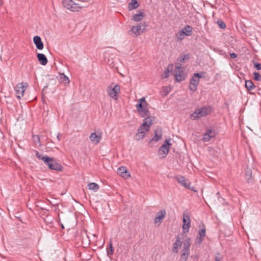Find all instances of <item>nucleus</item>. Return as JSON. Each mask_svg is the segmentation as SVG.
I'll use <instances>...</instances> for the list:
<instances>
[{
	"instance_id": "obj_30",
	"label": "nucleus",
	"mask_w": 261,
	"mask_h": 261,
	"mask_svg": "<svg viewBox=\"0 0 261 261\" xmlns=\"http://www.w3.org/2000/svg\"><path fill=\"white\" fill-rule=\"evenodd\" d=\"M245 87L248 90H252L254 88L255 86L251 81L248 80L245 82Z\"/></svg>"
},
{
	"instance_id": "obj_18",
	"label": "nucleus",
	"mask_w": 261,
	"mask_h": 261,
	"mask_svg": "<svg viewBox=\"0 0 261 261\" xmlns=\"http://www.w3.org/2000/svg\"><path fill=\"white\" fill-rule=\"evenodd\" d=\"M37 58L39 62L42 65L45 66L47 64L48 62L47 59L44 54L38 53L37 54Z\"/></svg>"
},
{
	"instance_id": "obj_31",
	"label": "nucleus",
	"mask_w": 261,
	"mask_h": 261,
	"mask_svg": "<svg viewBox=\"0 0 261 261\" xmlns=\"http://www.w3.org/2000/svg\"><path fill=\"white\" fill-rule=\"evenodd\" d=\"M60 80L61 82L64 83L65 84H69L70 82L68 77L64 74H60Z\"/></svg>"
},
{
	"instance_id": "obj_34",
	"label": "nucleus",
	"mask_w": 261,
	"mask_h": 261,
	"mask_svg": "<svg viewBox=\"0 0 261 261\" xmlns=\"http://www.w3.org/2000/svg\"><path fill=\"white\" fill-rule=\"evenodd\" d=\"M245 177L247 180V182H249L251 178V171L250 170H247L246 172Z\"/></svg>"
},
{
	"instance_id": "obj_32",
	"label": "nucleus",
	"mask_w": 261,
	"mask_h": 261,
	"mask_svg": "<svg viewBox=\"0 0 261 261\" xmlns=\"http://www.w3.org/2000/svg\"><path fill=\"white\" fill-rule=\"evenodd\" d=\"M186 36L184 34L182 31L180 30L176 34V37L177 41H181L185 38Z\"/></svg>"
},
{
	"instance_id": "obj_29",
	"label": "nucleus",
	"mask_w": 261,
	"mask_h": 261,
	"mask_svg": "<svg viewBox=\"0 0 261 261\" xmlns=\"http://www.w3.org/2000/svg\"><path fill=\"white\" fill-rule=\"evenodd\" d=\"M146 134V133H144V132L137 131V133L135 135V139L137 141L142 140L145 137Z\"/></svg>"
},
{
	"instance_id": "obj_22",
	"label": "nucleus",
	"mask_w": 261,
	"mask_h": 261,
	"mask_svg": "<svg viewBox=\"0 0 261 261\" xmlns=\"http://www.w3.org/2000/svg\"><path fill=\"white\" fill-rule=\"evenodd\" d=\"M180 30L186 36H190L192 34L193 28L189 25H186Z\"/></svg>"
},
{
	"instance_id": "obj_46",
	"label": "nucleus",
	"mask_w": 261,
	"mask_h": 261,
	"mask_svg": "<svg viewBox=\"0 0 261 261\" xmlns=\"http://www.w3.org/2000/svg\"><path fill=\"white\" fill-rule=\"evenodd\" d=\"M62 227L63 228H64V227L63 226V225H62Z\"/></svg>"
},
{
	"instance_id": "obj_7",
	"label": "nucleus",
	"mask_w": 261,
	"mask_h": 261,
	"mask_svg": "<svg viewBox=\"0 0 261 261\" xmlns=\"http://www.w3.org/2000/svg\"><path fill=\"white\" fill-rule=\"evenodd\" d=\"M171 139H166L164 144L161 146L158 150V154L161 158H165L169 153V148L171 145L170 143Z\"/></svg>"
},
{
	"instance_id": "obj_2",
	"label": "nucleus",
	"mask_w": 261,
	"mask_h": 261,
	"mask_svg": "<svg viewBox=\"0 0 261 261\" xmlns=\"http://www.w3.org/2000/svg\"><path fill=\"white\" fill-rule=\"evenodd\" d=\"M210 112V107H203L195 110L194 112L191 115V118L193 120H197L207 115Z\"/></svg>"
},
{
	"instance_id": "obj_9",
	"label": "nucleus",
	"mask_w": 261,
	"mask_h": 261,
	"mask_svg": "<svg viewBox=\"0 0 261 261\" xmlns=\"http://www.w3.org/2000/svg\"><path fill=\"white\" fill-rule=\"evenodd\" d=\"M28 87V84L27 83H20L17 84L15 87V91L16 96L18 99L23 96L24 92Z\"/></svg>"
},
{
	"instance_id": "obj_19",
	"label": "nucleus",
	"mask_w": 261,
	"mask_h": 261,
	"mask_svg": "<svg viewBox=\"0 0 261 261\" xmlns=\"http://www.w3.org/2000/svg\"><path fill=\"white\" fill-rule=\"evenodd\" d=\"M215 133L211 129H208L203 134V141L204 142H207L210 141L211 138L214 137Z\"/></svg>"
},
{
	"instance_id": "obj_5",
	"label": "nucleus",
	"mask_w": 261,
	"mask_h": 261,
	"mask_svg": "<svg viewBox=\"0 0 261 261\" xmlns=\"http://www.w3.org/2000/svg\"><path fill=\"white\" fill-rule=\"evenodd\" d=\"M191 246V241L190 238L187 239L184 243V247L182 249L180 261H187L190 254V248Z\"/></svg>"
},
{
	"instance_id": "obj_23",
	"label": "nucleus",
	"mask_w": 261,
	"mask_h": 261,
	"mask_svg": "<svg viewBox=\"0 0 261 261\" xmlns=\"http://www.w3.org/2000/svg\"><path fill=\"white\" fill-rule=\"evenodd\" d=\"M206 233L205 228L200 229L198 232V237H197L198 243L200 244L203 241Z\"/></svg>"
},
{
	"instance_id": "obj_4",
	"label": "nucleus",
	"mask_w": 261,
	"mask_h": 261,
	"mask_svg": "<svg viewBox=\"0 0 261 261\" xmlns=\"http://www.w3.org/2000/svg\"><path fill=\"white\" fill-rule=\"evenodd\" d=\"M43 161L51 170L61 171L62 166L58 164L53 158L50 157H45L43 158Z\"/></svg>"
},
{
	"instance_id": "obj_8",
	"label": "nucleus",
	"mask_w": 261,
	"mask_h": 261,
	"mask_svg": "<svg viewBox=\"0 0 261 261\" xmlns=\"http://www.w3.org/2000/svg\"><path fill=\"white\" fill-rule=\"evenodd\" d=\"M153 118L152 117H147L143 120V123L138 129L137 131L144 132V133L148 132L150 129V126L153 124Z\"/></svg>"
},
{
	"instance_id": "obj_27",
	"label": "nucleus",
	"mask_w": 261,
	"mask_h": 261,
	"mask_svg": "<svg viewBox=\"0 0 261 261\" xmlns=\"http://www.w3.org/2000/svg\"><path fill=\"white\" fill-rule=\"evenodd\" d=\"M143 18V13L141 11L138 14H135L133 16V20L136 22H138L141 20Z\"/></svg>"
},
{
	"instance_id": "obj_43",
	"label": "nucleus",
	"mask_w": 261,
	"mask_h": 261,
	"mask_svg": "<svg viewBox=\"0 0 261 261\" xmlns=\"http://www.w3.org/2000/svg\"><path fill=\"white\" fill-rule=\"evenodd\" d=\"M165 89L166 92V95H167L169 93V91L170 90V88L169 87H165Z\"/></svg>"
},
{
	"instance_id": "obj_15",
	"label": "nucleus",
	"mask_w": 261,
	"mask_h": 261,
	"mask_svg": "<svg viewBox=\"0 0 261 261\" xmlns=\"http://www.w3.org/2000/svg\"><path fill=\"white\" fill-rule=\"evenodd\" d=\"M117 173L125 179L130 176V174L127 172L126 168L124 166L118 168Z\"/></svg>"
},
{
	"instance_id": "obj_12",
	"label": "nucleus",
	"mask_w": 261,
	"mask_h": 261,
	"mask_svg": "<svg viewBox=\"0 0 261 261\" xmlns=\"http://www.w3.org/2000/svg\"><path fill=\"white\" fill-rule=\"evenodd\" d=\"M166 214V212L165 210H162L159 211L154 218V224H157L158 226H159L163 221V220L165 217Z\"/></svg>"
},
{
	"instance_id": "obj_11",
	"label": "nucleus",
	"mask_w": 261,
	"mask_h": 261,
	"mask_svg": "<svg viewBox=\"0 0 261 261\" xmlns=\"http://www.w3.org/2000/svg\"><path fill=\"white\" fill-rule=\"evenodd\" d=\"M147 25L145 22L141 23L136 26L132 27L131 31L135 34L136 36L140 35L145 30Z\"/></svg>"
},
{
	"instance_id": "obj_37",
	"label": "nucleus",
	"mask_w": 261,
	"mask_h": 261,
	"mask_svg": "<svg viewBox=\"0 0 261 261\" xmlns=\"http://www.w3.org/2000/svg\"><path fill=\"white\" fill-rule=\"evenodd\" d=\"M217 24L221 29H225L226 28L225 23L222 20H218Z\"/></svg>"
},
{
	"instance_id": "obj_17",
	"label": "nucleus",
	"mask_w": 261,
	"mask_h": 261,
	"mask_svg": "<svg viewBox=\"0 0 261 261\" xmlns=\"http://www.w3.org/2000/svg\"><path fill=\"white\" fill-rule=\"evenodd\" d=\"M33 41L37 49L41 50L43 48L44 45L39 36H35L33 38Z\"/></svg>"
},
{
	"instance_id": "obj_38",
	"label": "nucleus",
	"mask_w": 261,
	"mask_h": 261,
	"mask_svg": "<svg viewBox=\"0 0 261 261\" xmlns=\"http://www.w3.org/2000/svg\"><path fill=\"white\" fill-rule=\"evenodd\" d=\"M81 235L82 236V238H83V240H82V242L83 243V240H84V237H85V241L86 242H88L89 241V240H88V237L87 234V232L86 231H83V232H82L81 233Z\"/></svg>"
},
{
	"instance_id": "obj_36",
	"label": "nucleus",
	"mask_w": 261,
	"mask_h": 261,
	"mask_svg": "<svg viewBox=\"0 0 261 261\" xmlns=\"http://www.w3.org/2000/svg\"><path fill=\"white\" fill-rule=\"evenodd\" d=\"M114 252V248L112 246V243L111 242L110 244V248L109 250H107V254L108 255L113 254Z\"/></svg>"
},
{
	"instance_id": "obj_16",
	"label": "nucleus",
	"mask_w": 261,
	"mask_h": 261,
	"mask_svg": "<svg viewBox=\"0 0 261 261\" xmlns=\"http://www.w3.org/2000/svg\"><path fill=\"white\" fill-rule=\"evenodd\" d=\"M89 139L94 144H97L101 139V134L97 135L95 133H93L90 135Z\"/></svg>"
},
{
	"instance_id": "obj_10",
	"label": "nucleus",
	"mask_w": 261,
	"mask_h": 261,
	"mask_svg": "<svg viewBox=\"0 0 261 261\" xmlns=\"http://www.w3.org/2000/svg\"><path fill=\"white\" fill-rule=\"evenodd\" d=\"M107 92L109 96L115 100L118 98V94L120 93V87L118 85H116L114 87L110 86L108 87Z\"/></svg>"
},
{
	"instance_id": "obj_6",
	"label": "nucleus",
	"mask_w": 261,
	"mask_h": 261,
	"mask_svg": "<svg viewBox=\"0 0 261 261\" xmlns=\"http://www.w3.org/2000/svg\"><path fill=\"white\" fill-rule=\"evenodd\" d=\"M62 5L64 8L73 12H78L82 8L72 0H63Z\"/></svg>"
},
{
	"instance_id": "obj_21",
	"label": "nucleus",
	"mask_w": 261,
	"mask_h": 261,
	"mask_svg": "<svg viewBox=\"0 0 261 261\" xmlns=\"http://www.w3.org/2000/svg\"><path fill=\"white\" fill-rule=\"evenodd\" d=\"M182 245V242L180 240L179 236L177 237L176 242L173 244L172 248V252L175 253H177L178 248L180 247Z\"/></svg>"
},
{
	"instance_id": "obj_35",
	"label": "nucleus",
	"mask_w": 261,
	"mask_h": 261,
	"mask_svg": "<svg viewBox=\"0 0 261 261\" xmlns=\"http://www.w3.org/2000/svg\"><path fill=\"white\" fill-rule=\"evenodd\" d=\"M254 79L256 81H261V75L258 72H254Z\"/></svg>"
},
{
	"instance_id": "obj_33",
	"label": "nucleus",
	"mask_w": 261,
	"mask_h": 261,
	"mask_svg": "<svg viewBox=\"0 0 261 261\" xmlns=\"http://www.w3.org/2000/svg\"><path fill=\"white\" fill-rule=\"evenodd\" d=\"M189 55H180L178 58V60L180 62H183L185 61V60H187L189 59Z\"/></svg>"
},
{
	"instance_id": "obj_42",
	"label": "nucleus",
	"mask_w": 261,
	"mask_h": 261,
	"mask_svg": "<svg viewBox=\"0 0 261 261\" xmlns=\"http://www.w3.org/2000/svg\"><path fill=\"white\" fill-rule=\"evenodd\" d=\"M230 57H231V58L234 59V58H237V55L236 54H235V53H231V54H230Z\"/></svg>"
},
{
	"instance_id": "obj_39",
	"label": "nucleus",
	"mask_w": 261,
	"mask_h": 261,
	"mask_svg": "<svg viewBox=\"0 0 261 261\" xmlns=\"http://www.w3.org/2000/svg\"><path fill=\"white\" fill-rule=\"evenodd\" d=\"M36 155L39 159L42 160V161H43V158H45V157H48L46 155H45V156L42 155L41 154H39V153L38 151H36Z\"/></svg>"
},
{
	"instance_id": "obj_20",
	"label": "nucleus",
	"mask_w": 261,
	"mask_h": 261,
	"mask_svg": "<svg viewBox=\"0 0 261 261\" xmlns=\"http://www.w3.org/2000/svg\"><path fill=\"white\" fill-rule=\"evenodd\" d=\"M162 129L160 128H158L154 130V135L150 140L154 141L155 142L158 141L162 138Z\"/></svg>"
},
{
	"instance_id": "obj_13",
	"label": "nucleus",
	"mask_w": 261,
	"mask_h": 261,
	"mask_svg": "<svg viewBox=\"0 0 261 261\" xmlns=\"http://www.w3.org/2000/svg\"><path fill=\"white\" fill-rule=\"evenodd\" d=\"M191 224V220L189 215L186 214L183 215V224L182 229L184 233H187L189 232V228Z\"/></svg>"
},
{
	"instance_id": "obj_40",
	"label": "nucleus",
	"mask_w": 261,
	"mask_h": 261,
	"mask_svg": "<svg viewBox=\"0 0 261 261\" xmlns=\"http://www.w3.org/2000/svg\"><path fill=\"white\" fill-rule=\"evenodd\" d=\"M254 67L257 69V70H261V65L260 64L258 63H256L254 64Z\"/></svg>"
},
{
	"instance_id": "obj_1",
	"label": "nucleus",
	"mask_w": 261,
	"mask_h": 261,
	"mask_svg": "<svg viewBox=\"0 0 261 261\" xmlns=\"http://www.w3.org/2000/svg\"><path fill=\"white\" fill-rule=\"evenodd\" d=\"M148 103L145 97L138 100V103L136 105V110L139 115L142 117H150V112L147 108Z\"/></svg>"
},
{
	"instance_id": "obj_41",
	"label": "nucleus",
	"mask_w": 261,
	"mask_h": 261,
	"mask_svg": "<svg viewBox=\"0 0 261 261\" xmlns=\"http://www.w3.org/2000/svg\"><path fill=\"white\" fill-rule=\"evenodd\" d=\"M181 67V65L180 64H176V71H180V69Z\"/></svg>"
},
{
	"instance_id": "obj_28",
	"label": "nucleus",
	"mask_w": 261,
	"mask_h": 261,
	"mask_svg": "<svg viewBox=\"0 0 261 261\" xmlns=\"http://www.w3.org/2000/svg\"><path fill=\"white\" fill-rule=\"evenodd\" d=\"M88 187L89 190L94 191H97L99 188L98 185L95 182L89 184L88 185Z\"/></svg>"
},
{
	"instance_id": "obj_44",
	"label": "nucleus",
	"mask_w": 261,
	"mask_h": 261,
	"mask_svg": "<svg viewBox=\"0 0 261 261\" xmlns=\"http://www.w3.org/2000/svg\"><path fill=\"white\" fill-rule=\"evenodd\" d=\"M220 260H221V258L219 256H216L215 258V261H220Z\"/></svg>"
},
{
	"instance_id": "obj_25",
	"label": "nucleus",
	"mask_w": 261,
	"mask_h": 261,
	"mask_svg": "<svg viewBox=\"0 0 261 261\" xmlns=\"http://www.w3.org/2000/svg\"><path fill=\"white\" fill-rule=\"evenodd\" d=\"M139 3L137 0H132L128 4V10H132L139 7Z\"/></svg>"
},
{
	"instance_id": "obj_26",
	"label": "nucleus",
	"mask_w": 261,
	"mask_h": 261,
	"mask_svg": "<svg viewBox=\"0 0 261 261\" xmlns=\"http://www.w3.org/2000/svg\"><path fill=\"white\" fill-rule=\"evenodd\" d=\"M173 64H169L166 69L165 70L164 73L163 75V77L164 78H168L169 76V72L171 71L173 68Z\"/></svg>"
},
{
	"instance_id": "obj_24",
	"label": "nucleus",
	"mask_w": 261,
	"mask_h": 261,
	"mask_svg": "<svg viewBox=\"0 0 261 261\" xmlns=\"http://www.w3.org/2000/svg\"><path fill=\"white\" fill-rule=\"evenodd\" d=\"M176 81L177 82L182 81L184 79V76L183 75V72L182 71H176L174 73Z\"/></svg>"
},
{
	"instance_id": "obj_14",
	"label": "nucleus",
	"mask_w": 261,
	"mask_h": 261,
	"mask_svg": "<svg viewBox=\"0 0 261 261\" xmlns=\"http://www.w3.org/2000/svg\"><path fill=\"white\" fill-rule=\"evenodd\" d=\"M176 179H177V181L181 184V185H182L186 189L193 190V189L190 187L191 183L189 180L187 179H186L184 176H177L176 177Z\"/></svg>"
},
{
	"instance_id": "obj_3",
	"label": "nucleus",
	"mask_w": 261,
	"mask_h": 261,
	"mask_svg": "<svg viewBox=\"0 0 261 261\" xmlns=\"http://www.w3.org/2000/svg\"><path fill=\"white\" fill-rule=\"evenodd\" d=\"M204 72L194 73L190 81L189 89L192 92H195L197 90V87L199 82L200 78L203 77Z\"/></svg>"
},
{
	"instance_id": "obj_45",
	"label": "nucleus",
	"mask_w": 261,
	"mask_h": 261,
	"mask_svg": "<svg viewBox=\"0 0 261 261\" xmlns=\"http://www.w3.org/2000/svg\"><path fill=\"white\" fill-rule=\"evenodd\" d=\"M57 139H58V141H60V135H59V134H58V135H57Z\"/></svg>"
}]
</instances>
